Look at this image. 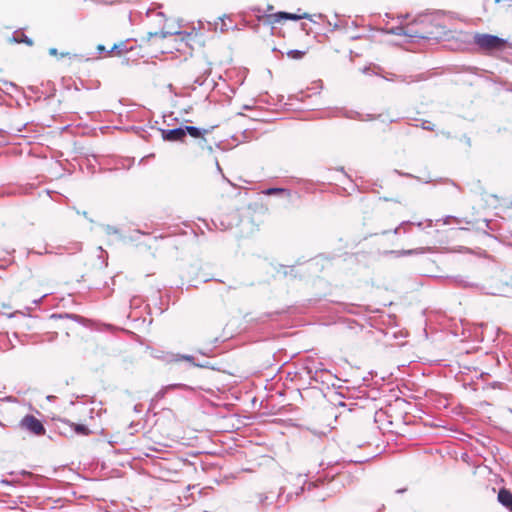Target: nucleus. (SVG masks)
Segmentation results:
<instances>
[{
	"label": "nucleus",
	"instance_id": "5",
	"mask_svg": "<svg viewBox=\"0 0 512 512\" xmlns=\"http://www.w3.org/2000/svg\"><path fill=\"white\" fill-rule=\"evenodd\" d=\"M52 318L59 319L61 322L57 325V329L60 331H64L67 336L70 335L69 331L75 332L79 327L77 318L71 315H52Z\"/></svg>",
	"mask_w": 512,
	"mask_h": 512
},
{
	"label": "nucleus",
	"instance_id": "8",
	"mask_svg": "<svg viewBox=\"0 0 512 512\" xmlns=\"http://www.w3.org/2000/svg\"><path fill=\"white\" fill-rule=\"evenodd\" d=\"M162 135L167 141H183L185 137V130L183 128L163 130Z\"/></svg>",
	"mask_w": 512,
	"mask_h": 512
},
{
	"label": "nucleus",
	"instance_id": "19",
	"mask_svg": "<svg viewBox=\"0 0 512 512\" xmlns=\"http://www.w3.org/2000/svg\"><path fill=\"white\" fill-rule=\"evenodd\" d=\"M494 1H495V3H498L500 0H494Z\"/></svg>",
	"mask_w": 512,
	"mask_h": 512
},
{
	"label": "nucleus",
	"instance_id": "13",
	"mask_svg": "<svg viewBox=\"0 0 512 512\" xmlns=\"http://www.w3.org/2000/svg\"><path fill=\"white\" fill-rule=\"evenodd\" d=\"M174 361H176V362H178V361L194 362V357L191 356V355H180V354H177L175 356Z\"/></svg>",
	"mask_w": 512,
	"mask_h": 512
},
{
	"label": "nucleus",
	"instance_id": "16",
	"mask_svg": "<svg viewBox=\"0 0 512 512\" xmlns=\"http://www.w3.org/2000/svg\"><path fill=\"white\" fill-rule=\"evenodd\" d=\"M49 53H50V55L57 56V49H55V48H51V49L49 50Z\"/></svg>",
	"mask_w": 512,
	"mask_h": 512
},
{
	"label": "nucleus",
	"instance_id": "14",
	"mask_svg": "<svg viewBox=\"0 0 512 512\" xmlns=\"http://www.w3.org/2000/svg\"><path fill=\"white\" fill-rule=\"evenodd\" d=\"M96 50L98 53L104 54V56H105L107 54L108 49L103 44H99V45H97Z\"/></svg>",
	"mask_w": 512,
	"mask_h": 512
},
{
	"label": "nucleus",
	"instance_id": "1",
	"mask_svg": "<svg viewBox=\"0 0 512 512\" xmlns=\"http://www.w3.org/2000/svg\"><path fill=\"white\" fill-rule=\"evenodd\" d=\"M54 421L60 434L66 437H73L74 435L89 436L92 434L88 424L73 422L64 417L54 418Z\"/></svg>",
	"mask_w": 512,
	"mask_h": 512
},
{
	"label": "nucleus",
	"instance_id": "7",
	"mask_svg": "<svg viewBox=\"0 0 512 512\" xmlns=\"http://www.w3.org/2000/svg\"><path fill=\"white\" fill-rule=\"evenodd\" d=\"M132 50L133 47L128 46V41H121L113 44L111 48L107 50L105 57H122Z\"/></svg>",
	"mask_w": 512,
	"mask_h": 512
},
{
	"label": "nucleus",
	"instance_id": "6",
	"mask_svg": "<svg viewBox=\"0 0 512 512\" xmlns=\"http://www.w3.org/2000/svg\"><path fill=\"white\" fill-rule=\"evenodd\" d=\"M185 130V135L189 134L191 137L200 139V147L207 148L209 152L212 151V147L207 144V140L205 138V135L209 134L211 132V129H200L194 126H186L183 128Z\"/></svg>",
	"mask_w": 512,
	"mask_h": 512
},
{
	"label": "nucleus",
	"instance_id": "18",
	"mask_svg": "<svg viewBox=\"0 0 512 512\" xmlns=\"http://www.w3.org/2000/svg\"><path fill=\"white\" fill-rule=\"evenodd\" d=\"M267 10H268V11H272V10H273V6H272V5H269Z\"/></svg>",
	"mask_w": 512,
	"mask_h": 512
},
{
	"label": "nucleus",
	"instance_id": "2",
	"mask_svg": "<svg viewBox=\"0 0 512 512\" xmlns=\"http://www.w3.org/2000/svg\"><path fill=\"white\" fill-rule=\"evenodd\" d=\"M473 42L480 50L488 52L503 50L507 45L505 39L485 33H476Z\"/></svg>",
	"mask_w": 512,
	"mask_h": 512
},
{
	"label": "nucleus",
	"instance_id": "12",
	"mask_svg": "<svg viewBox=\"0 0 512 512\" xmlns=\"http://www.w3.org/2000/svg\"><path fill=\"white\" fill-rule=\"evenodd\" d=\"M304 55H305V52L300 51V50H289L287 52V56L289 58L295 59V60H299V59L303 58Z\"/></svg>",
	"mask_w": 512,
	"mask_h": 512
},
{
	"label": "nucleus",
	"instance_id": "10",
	"mask_svg": "<svg viewBox=\"0 0 512 512\" xmlns=\"http://www.w3.org/2000/svg\"><path fill=\"white\" fill-rule=\"evenodd\" d=\"M8 41L10 43H24L28 46L33 45V41L21 31L14 32L13 36L9 38Z\"/></svg>",
	"mask_w": 512,
	"mask_h": 512
},
{
	"label": "nucleus",
	"instance_id": "9",
	"mask_svg": "<svg viewBox=\"0 0 512 512\" xmlns=\"http://www.w3.org/2000/svg\"><path fill=\"white\" fill-rule=\"evenodd\" d=\"M498 501L512 512V493L509 490L505 488L500 489Z\"/></svg>",
	"mask_w": 512,
	"mask_h": 512
},
{
	"label": "nucleus",
	"instance_id": "17",
	"mask_svg": "<svg viewBox=\"0 0 512 512\" xmlns=\"http://www.w3.org/2000/svg\"><path fill=\"white\" fill-rule=\"evenodd\" d=\"M176 387H184V385H170L168 386V388L172 389V388H176Z\"/></svg>",
	"mask_w": 512,
	"mask_h": 512
},
{
	"label": "nucleus",
	"instance_id": "3",
	"mask_svg": "<svg viewBox=\"0 0 512 512\" xmlns=\"http://www.w3.org/2000/svg\"><path fill=\"white\" fill-rule=\"evenodd\" d=\"M19 426L21 429L28 431L36 436H43L46 433V429L43 423L31 414L25 415L21 419Z\"/></svg>",
	"mask_w": 512,
	"mask_h": 512
},
{
	"label": "nucleus",
	"instance_id": "4",
	"mask_svg": "<svg viewBox=\"0 0 512 512\" xmlns=\"http://www.w3.org/2000/svg\"><path fill=\"white\" fill-rule=\"evenodd\" d=\"M310 16L307 13L303 14H295V13H287V12H277L271 13L267 15H263L261 17L262 21L266 24L274 25L276 23L285 21V20H300V19H309Z\"/></svg>",
	"mask_w": 512,
	"mask_h": 512
},
{
	"label": "nucleus",
	"instance_id": "15",
	"mask_svg": "<svg viewBox=\"0 0 512 512\" xmlns=\"http://www.w3.org/2000/svg\"><path fill=\"white\" fill-rule=\"evenodd\" d=\"M454 34H455V32H453V31H445L442 36L445 39H450V38H454V36H455Z\"/></svg>",
	"mask_w": 512,
	"mask_h": 512
},
{
	"label": "nucleus",
	"instance_id": "11",
	"mask_svg": "<svg viewBox=\"0 0 512 512\" xmlns=\"http://www.w3.org/2000/svg\"><path fill=\"white\" fill-rule=\"evenodd\" d=\"M266 195H286L290 196V192L284 188H269L264 192Z\"/></svg>",
	"mask_w": 512,
	"mask_h": 512
}]
</instances>
